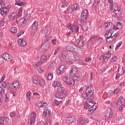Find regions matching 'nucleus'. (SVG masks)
<instances>
[{
  "label": "nucleus",
  "instance_id": "052dcab7",
  "mask_svg": "<svg viewBox=\"0 0 125 125\" xmlns=\"http://www.w3.org/2000/svg\"><path fill=\"white\" fill-rule=\"evenodd\" d=\"M62 101L61 100H56L55 101V103L57 104V105H59L60 104V102H62Z\"/></svg>",
  "mask_w": 125,
  "mask_h": 125
},
{
  "label": "nucleus",
  "instance_id": "ea45409f",
  "mask_svg": "<svg viewBox=\"0 0 125 125\" xmlns=\"http://www.w3.org/2000/svg\"><path fill=\"white\" fill-rule=\"evenodd\" d=\"M82 28H83V31H84V32H86V31H87V30H88V27L87 26V23L86 22L84 23L83 26L82 25Z\"/></svg>",
  "mask_w": 125,
  "mask_h": 125
},
{
  "label": "nucleus",
  "instance_id": "473e14b6",
  "mask_svg": "<svg viewBox=\"0 0 125 125\" xmlns=\"http://www.w3.org/2000/svg\"><path fill=\"white\" fill-rule=\"evenodd\" d=\"M88 12L87 11H83L81 13V18H85L86 20V17L88 14Z\"/></svg>",
  "mask_w": 125,
  "mask_h": 125
},
{
  "label": "nucleus",
  "instance_id": "338daca9",
  "mask_svg": "<svg viewBox=\"0 0 125 125\" xmlns=\"http://www.w3.org/2000/svg\"><path fill=\"white\" fill-rule=\"evenodd\" d=\"M121 76H122V74H121V73H118L117 74H116V80H118V79H119L120 78V77H121Z\"/></svg>",
  "mask_w": 125,
  "mask_h": 125
},
{
  "label": "nucleus",
  "instance_id": "c03bdc74",
  "mask_svg": "<svg viewBox=\"0 0 125 125\" xmlns=\"http://www.w3.org/2000/svg\"><path fill=\"white\" fill-rule=\"evenodd\" d=\"M117 60H118V57L117 56H114L110 59V62L112 63H114V62H116Z\"/></svg>",
  "mask_w": 125,
  "mask_h": 125
},
{
  "label": "nucleus",
  "instance_id": "4be33fe9",
  "mask_svg": "<svg viewBox=\"0 0 125 125\" xmlns=\"http://www.w3.org/2000/svg\"><path fill=\"white\" fill-rule=\"evenodd\" d=\"M84 21H86L85 18H81V19H78L77 20V24L81 27H83V24H84Z\"/></svg>",
  "mask_w": 125,
  "mask_h": 125
},
{
  "label": "nucleus",
  "instance_id": "69168bd1",
  "mask_svg": "<svg viewBox=\"0 0 125 125\" xmlns=\"http://www.w3.org/2000/svg\"><path fill=\"white\" fill-rule=\"evenodd\" d=\"M91 41L93 42V41H97V36H94L91 38Z\"/></svg>",
  "mask_w": 125,
  "mask_h": 125
},
{
  "label": "nucleus",
  "instance_id": "c756f323",
  "mask_svg": "<svg viewBox=\"0 0 125 125\" xmlns=\"http://www.w3.org/2000/svg\"><path fill=\"white\" fill-rule=\"evenodd\" d=\"M38 106L40 108H45L44 110H48V109L46 108H47V104H46V103H44L43 104L39 103L38 104Z\"/></svg>",
  "mask_w": 125,
  "mask_h": 125
},
{
  "label": "nucleus",
  "instance_id": "de8ad7c7",
  "mask_svg": "<svg viewBox=\"0 0 125 125\" xmlns=\"http://www.w3.org/2000/svg\"><path fill=\"white\" fill-rule=\"evenodd\" d=\"M4 24H5V22L4 21V19L3 18L0 21V26L3 27Z\"/></svg>",
  "mask_w": 125,
  "mask_h": 125
},
{
  "label": "nucleus",
  "instance_id": "72a5a7b5",
  "mask_svg": "<svg viewBox=\"0 0 125 125\" xmlns=\"http://www.w3.org/2000/svg\"><path fill=\"white\" fill-rule=\"evenodd\" d=\"M114 40H115V38L113 37V36L107 37V38L106 39V42H107L111 43V42H114Z\"/></svg>",
  "mask_w": 125,
  "mask_h": 125
},
{
  "label": "nucleus",
  "instance_id": "8fccbe9b",
  "mask_svg": "<svg viewBox=\"0 0 125 125\" xmlns=\"http://www.w3.org/2000/svg\"><path fill=\"white\" fill-rule=\"evenodd\" d=\"M114 11L116 15H120L121 14V11L118 10V8L115 9Z\"/></svg>",
  "mask_w": 125,
  "mask_h": 125
},
{
  "label": "nucleus",
  "instance_id": "dca6fc26",
  "mask_svg": "<svg viewBox=\"0 0 125 125\" xmlns=\"http://www.w3.org/2000/svg\"><path fill=\"white\" fill-rule=\"evenodd\" d=\"M56 71L57 75L60 76V75H62L66 71V68H65L64 65H61L60 67H59Z\"/></svg>",
  "mask_w": 125,
  "mask_h": 125
},
{
  "label": "nucleus",
  "instance_id": "6e6552de",
  "mask_svg": "<svg viewBox=\"0 0 125 125\" xmlns=\"http://www.w3.org/2000/svg\"><path fill=\"white\" fill-rule=\"evenodd\" d=\"M58 91L62 94L63 98L67 97V91L61 85L58 87Z\"/></svg>",
  "mask_w": 125,
  "mask_h": 125
},
{
  "label": "nucleus",
  "instance_id": "774afa93",
  "mask_svg": "<svg viewBox=\"0 0 125 125\" xmlns=\"http://www.w3.org/2000/svg\"><path fill=\"white\" fill-rule=\"evenodd\" d=\"M52 123L51 122H50V120H46L45 122L46 125H51Z\"/></svg>",
  "mask_w": 125,
  "mask_h": 125
},
{
  "label": "nucleus",
  "instance_id": "680f3d73",
  "mask_svg": "<svg viewBox=\"0 0 125 125\" xmlns=\"http://www.w3.org/2000/svg\"><path fill=\"white\" fill-rule=\"evenodd\" d=\"M24 34V31L23 30H20V32L18 34V37H20Z\"/></svg>",
  "mask_w": 125,
  "mask_h": 125
},
{
  "label": "nucleus",
  "instance_id": "5fc2aeb1",
  "mask_svg": "<svg viewBox=\"0 0 125 125\" xmlns=\"http://www.w3.org/2000/svg\"><path fill=\"white\" fill-rule=\"evenodd\" d=\"M9 95L7 93H5V102H7L9 100Z\"/></svg>",
  "mask_w": 125,
  "mask_h": 125
},
{
  "label": "nucleus",
  "instance_id": "6e6d98bb",
  "mask_svg": "<svg viewBox=\"0 0 125 125\" xmlns=\"http://www.w3.org/2000/svg\"><path fill=\"white\" fill-rule=\"evenodd\" d=\"M54 66H55V62H53L50 64L49 67L52 69L54 68Z\"/></svg>",
  "mask_w": 125,
  "mask_h": 125
},
{
  "label": "nucleus",
  "instance_id": "79ce46f5",
  "mask_svg": "<svg viewBox=\"0 0 125 125\" xmlns=\"http://www.w3.org/2000/svg\"><path fill=\"white\" fill-rule=\"evenodd\" d=\"M52 79H53V74L51 73L48 74L47 80H48V81H51Z\"/></svg>",
  "mask_w": 125,
  "mask_h": 125
},
{
  "label": "nucleus",
  "instance_id": "3c124183",
  "mask_svg": "<svg viewBox=\"0 0 125 125\" xmlns=\"http://www.w3.org/2000/svg\"><path fill=\"white\" fill-rule=\"evenodd\" d=\"M78 8V4H75V5L72 6V10L73 11H75V10H77Z\"/></svg>",
  "mask_w": 125,
  "mask_h": 125
},
{
  "label": "nucleus",
  "instance_id": "864d4df0",
  "mask_svg": "<svg viewBox=\"0 0 125 125\" xmlns=\"http://www.w3.org/2000/svg\"><path fill=\"white\" fill-rule=\"evenodd\" d=\"M94 113V110H88L87 114L89 115V116L93 115Z\"/></svg>",
  "mask_w": 125,
  "mask_h": 125
},
{
  "label": "nucleus",
  "instance_id": "4d7b16f0",
  "mask_svg": "<svg viewBox=\"0 0 125 125\" xmlns=\"http://www.w3.org/2000/svg\"><path fill=\"white\" fill-rule=\"evenodd\" d=\"M122 42H119L118 44L116 45L115 50H117V49H119V47H120L122 45Z\"/></svg>",
  "mask_w": 125,
  "mask_h": 125
},
{
  "label": "nucleus",
  "instance_id": "49530a36",
  "mask_svg": "<svg viewBox=\"0 0 125 125\" xmlns=\"http://www.w3.org/2000/svg\"><path fill=\"white\" fill-rule=\"evenodd\" d=\"M10 31L11 33H16L17 32V28L15 27H13L10 29Z\"/></svg>",
  "mask_w": 125,
  "mask_h": 125
},
{
  "label": "nucleus",
  "instance_id": "f257e3e1",
  "mask_svg": "<svg viewBox=\"0 0 125 125\" xmlns=\"http://www.w3.org/2000/svg\"><path fill=\"white\" fill-rule=\"evenodd\" d=\"M82 96L84 99L90 100L88 102L91 103L92 102V99L94 98V89L92 86L90 85V86L87 88L85 92L82 93Z\"/></svg>",
  "mask_w": 125,
  "mask_h": 125
},
{
  "label": "nucleus",
  "instance_id": "bf43d9fd",
  "mask_svg": "<svg viewBox=\"0 0 125 125\" xmlns=\"http://www.w3.org/2000/svg\"><path fill=\"white\" fill-rule=\"evenodd\" d=\"M75 80L76 81V82H79V81H81V77H78L77 75H75L74 77Z\"/></svg>",
  "mask_w": 125,
  "mask_h": 125
},
{
  "label": "nucleus",
  "instance_id": "a878e982",
  "mask_svg": "<svg viewBox=\"0 0 125 125\" xmlns=\"http://www.w3.org/2000/svg\"><path fill=\"white\" fill-rule=\"evenodd\" d=\"M16 22L18 24L19 26H22V24H25L26 23V21L24 18L20 19L19 21L18 19L16 20Z\"/></svg>",
  "mask_w": 125,
  "mask_h": 125
},
{
  "label": "nucleus",
  "instance_id": "9d476101",
  "mask_svg": "<svg viewBox=\"0 0 125 125\" xmlns=\"http://www.w3.org/2000/svg\"><path fill=\"white\" fill-rule=\"evenodd\" d=\"M67 55H68V53L67 51H63L61 56L59 57L60 61H62V62H65L67 59Z\"/></svg>",
  "mask_w": 125,
  "mask_h": 125
},
{
  "label": "nucleus",
  "instance_id": "f03ea898",
  "mask_svg": "<svg viewBox=\"0 0 125 125\" xmlns=\"http://www.w3.org/2000/svg\"><path fill=\"white\" fill-rule=\"evenodd\" d=\"M22 13H23V9L21 8L19 9L17 14H16V13H13L9 15L8 17L9 21H12V20L19 19L22 16Z\"/></svg>",
  "mask_w": 125,
  "mask_h": 125
},
{
  "label": "nucleus",
  "instance_id": "39448f33",
  "mask_svg": "<svg viewBox=\"0 0 125 125\" xmlns=\"http://www.w3.org/2000/svg\"><path fill=\"white\" fill-rule=\"evenodd\" d=\"M1 58H2L3 60H6V61H11L13 60V58L11 55L9 54L8 53H6L5 54H2L1 56Z\"/></svg>",
  "mask_w": 125,
  "mask_h": 125
},
{
  "label": "nucleus",
  "instance_id": "a18cd8bd",
  "mask_svg": "<svg viewBox=\"0 0 125 125\" xmlns=\"http://www.w3.org/2000/svg\"><path fill=\"white\" fill-rule=\"evenodd\" d=\"M24 19V20H25V21L26 20H28V21L30 20V19H31V15L29 14H26Z\"/></svg>",
  "mask_w": 125,
  "mask_h": 125
},
{
  "label": "nucleus",
  "instance_id": "5701e85b",
  "mask_svg": "<svg viewBox=\"0 0 125 125\" xmlns=\"http://www.w3.org/2000/svg\"><path fill=\"white\" fill-rule=\"evenodd\" d=\"M76 119H75V117L74 116H71L67 118L66 119V123L68 125H70V124H72L73 122H75V120Z\"/></svg>",
  "mask_w": 125,
  "mask_h": 125
},
{
  "label": "nucleus",
  "instance_id": "6ab92c4d",
  "mask_svg": "<svg viewBox=\"0 0 125 125\" xmlns=\"http://www.w3.org/2000/svg\"><path fill=\"white\" fill-rule=\"evenodd\" d=\"M112 116H113V111H112V110H107L106 113H105L106 121H108V119H111Z\"/></svg>",
  "mask_w": 125,
  "mask_h": 125
},
{
  "label": "nucleus",
  "instance_id": "2eb2a0df",
  "mask_svg": "<svg viewBox=\"0 0 125 125\" xmlns=\"http://www.w3.org/2000/svg\"><path fill=\"white\" fill-rule=\"evenodd\" d=\"M40 49H41L43 53L46 52L47 50L49 49V43H44L41 45Z\"/></svg>",
  "mask_w": 125,
  "mask_h": 125
},
{
  "label": "nucleus",
  "instance_id": "0e129e2a",
  "mask_svg": "<svg viewBox=\"0 0 125 125\" xmlns=\"http://www.w3.org/2000/svg\"><path fill=\"white\" fill-rule=\"evenodd\" d=\"M87 47L88 49H90V48H91V47H92V44H91V43H88L87 45Z\"/></svg>",
  "mask_w": 125,
  "mask_h": 125
},
{
  "label": "nucleus",
  "instance_id": "bb28decb",
  "mask_svg": "<svg viewBox=\"0 0 125 125\" xmlns=\"http://www.w3.org/2000/svg\"><path fill=\"white\" fill-rule=\"evenodd\" d=\"M0 14H1L2 17H6V15H7V10H6V8H1Z\"/></svg>",
  "mask_w": 125,
  "mask_h": 125
},
{
  "label": "nucleus",
  "instance_id": "7ed1b4c3",
  "mask_svg": "<svg viewBox=\"0 0 125 125\" xmlns=\"http://www.w3.org/2000/svg\"><path fill=\"white\" fill-rule=\"evenodd\" d=\"M10 123V120L7 117H1L0 118V125H9Z\"/></svg>",
  "mask_w": 125,
  "mask_h": 125
},
{
  "label": "nucleus",
  "instance_id": "4c0bfd02",
  "mask_svg": "<svg viewBox=\"0 0 125 125\" xmlns=\"http://www.w3.org/2000/svg\"><path fill=\"white\" fill-rule=\"evenodd\" d=\"M111 55H105V57L104 58V56H102L100 57V60H104V62H105V60H107V58H111Z\"/></svg>",
  "mask_w": 125,
  "mask_h": 125
},
{
  "label": "nucleus",
  "instance_id": "cd10ccee",
  "mask_svg": "<svg viewBox=\"0 0 125 125\" xmlns=\"http://www.w3.org/2000/svg\"><path fill=\"white\" fill-rule=\"evenodd\" d=\"M18 43L21 47H24V46H26V42H25V40L23 39L19 40Z\"/></svg>",
  "mask_w": 125,
  "mask_h": 125
},
{
  "label": "nucleus",
  "instance_id": "f8f14e48",
  "mask_svg": "<svg viewBox=\"0 0 125 125\" xmlns=\"http://www.w3.org/2000/svg\"><path fill=\"white\" fill-rule=\"evenodd\" d=\"M65 81H64L65 83L70 86H73L75 84V80L73 79H68V76L65 77Z\"/></svg>",
  "mask_w": 125,
  "mask_h": 125
},
{
  "label": "nucleus",
  "instance_id": "4468645a",
  "mask_svg": "<svg viewBox=\"0 0 125 125\" xmlns=\"http://www.w3.org/2000/svg\"><path fill=\"white\" fill-rule=\"evenodd\" d=\"M68 58L71 61H77V60H80V57L77 55H75L73 53H70L68 55Z\"/></svg>",
  "mask_w": 125,
  "mask_h": 125
},
{
  "label": "nucleus",
  "instance_id": "603ef678",
  "mask_svg": "<svg viewBox=\"0 0 125 125\" xmlns=\"http://www.w3.org/2000/svg\"><path fill=\"white\" fill-rule=\"evenodd\" d=\"M4 89L1 87H0V96L4 94Z\"/></svg>",
  "mask_w": 125,
  "mask_h": 125
},
{
  "label": "nucleus",
  "instance_id": "aec40b11",
  "mask_svg": "<svg viewBox=\"0 0 125 125\" xmlns=\"http://www.w3.org/2000/svg\"><path fill=\"white\" fill-rule=\"evenodd\" d=\"M87 120L83 118H80L77 121V124L79 125H83L84 124H86L87 123Z\"/></svg>",
  "mask_w": 125,
  "mask_h": 125
},
{
  "label": "nucleus",
  "instance_id": "7c9ffc66",
  "mask_svg": "<svg viewBox=\"0 0 125 125\" xmlns=\"http://www.w3.org/2000/svg\"><path fill=\"white\" fill-rule=\"evenodd\" d=\"M55 96L58 99H63V98H64V97H63V94L59 92H57L55 93Z\"/></svg>",
  "mask_w": 125,
  "mask_h": 125
},
{
  "label": "nucleus",
  "instance_id": "1a4fd4ad",
  "mask_svg": "<svg viewBox=\"0 0 125 125\" xmlns=\"http://www.w3.org/2000/svg\"><path fill=\"white\" fill-rule=\"evenodd\" d=\"M125 86V82H121L118 87L115 89L113 92V93H119L121 91L122 88Z\"/></svg>",
  "mask_w": 125,
  "mask_h": 125
},
{
  "label": "nucleus",
  "instance_id": "b1692460",
  "mask_svg": "<svg viewBox=\"0 0 125 125\" xmlns=\"http://www.w3.org/2000/svg\"><path fill=\"white\" fill-rule=\"evenodd\" d=\"M110 29H113V23L112 22H106L105 23V30L109 31Z\"/></svg>",
  "mask_w": 125,
  "mask_h": 125
},
{
  "label": "nucleus",
  "instance_id": "c9c22d12",
  "mask_svg": "<svg viewBox=\"0 0 125 125\" xmlns=\"http://www.w3.org/2000/svg\"><path fill=\"white\" fill-rule=\"evenodd\" d=\"M79 28L78 26L71 27V32L72 33H78L79 32Z\"/></svg>",
  "mask_w": 125,
  "mask_h": 125
},
{
  "label": "nucleus",
  "instance_id": "2f4dec72",
  "mask_svg": "<svg viewBox=\"0 0 125 125\" xmlns=\"http://www.w3.org/2000/svg\"><path fill=\"white\" fill-rule=\"evenodd\" d=\"M113 28H110L109 30L106 32V34L104 35L105 37L107 38V37H113Z\"/></svg>",
  "mask_w": 125,
  "mask_h": 125
},
{
  "label": "nucleus",
  "instance_id": "20e7f679",
  "mask_svg": "<svg viewBox=\"0 0 125 125\" xmlns=\"http://www.w3.org/2000/svg\"><path fill=\"white\" fill-rule=\"evenodd\" d=\"M125 98L123 97H120L117 100V104L120 106L119 107V110H123L124 105H125Z\"/></svg>",
  "mask_w": 125,
  "mask_h": 125
},
{
  "label": "nucleus",
  "instance_id": "0eeeda50",
  "mask_svg": "<svg viewBox=\"0 0 125 125\" xmlns=\"http://www.w3.org/2000/svg\"><path fill=\"white\" fill-rule=\"evenodd\" d=\"M47 60V57H46L44 55H41V61L38 62L37 63H36L35 66H36V67H39L40 65H42V63L46 62Z\"/></svg>",
  "mask_w": 125,
  "mask_h": 125
},
{
  "label": "nucleus",
  "instance_id": "a19ab883",
  "mask_svg": "<svg viewBox=\"0 0 125 125\" xmlns=\"http://www.w3.org/2000/svg\"><path fill=\"white\" fill-rule=\"evenodd\" d=\"M98 108V106H97V104L95 103L94 104H93L92 106L89 108L88 110H96Z\"/></svg>",
  "mask_w": 125,
  "mask_h": 125
},
{
  "label": "nucleus",
  "instance_id": "ddd939ff",
  "mask_svg": "<svg viewBox=\"0 0 125 125\" xmlns=\"http://www.w3.org/2000/svg\"><path fill=\"white\" fill-rule=\"evenodd\" d=\"M83 42H84V40H83V36H81L76 41V43L80 47L83 46Z\"/></svg>",
  "mask_w": 125,
  "mask_h": 125
},
{
  "label": "nucleus",
  "instance_id": "c85d7f7f",
  "mask_svg": "<svg viewBox=\"0 0 125 125\" xmlns=\"http://www.w3.org/2000/svg\"><path fill=\"white\" fill-rule=\"evenodd\" d=\"M32 82L35 84H39V83H40V80H39V78L37 76H34V78H32Z\"/></svg>",
  "mask_w": 125,
  "mask_h": 125
},
{
  "label": "nucleus",
  "instance_id": "e433bc0d",
  "mask_svg": "<svg viewBox=\"0 0 125 125\" xmlns=\"http://www.w3.org/2000/svg\"><path fill=\"white\" fill-rule=\"evenodd\" d=\"M61 85H62L61 83L59 81H55L53 84V86L54 87H59V86H60Z\"/></svg>",
  "mask_w": 125,
  "mask_h": 125
},
{
  "label": "nucleus",
  "instance_id": "e2e57ef3",
  "mask_svg": "<svg viewBox=\"0 0 125 125\" xmlns=\"http://www.w3.org/2000/svg\"><path fill=\"white\" fill-rule=\"evenodd\" d=\"M98 42H99V43H102V42H104V40H103V39H101V38H98Z\"/></svg>",
  "mask_w": 125,
  "mask_h": 125
},
{
  "label": "nucleus",
  "instance_id": "423d86ee",
  "mask_svg": "<svg viewBox=\"0 0 125 125\" xmlns=\"http://www.w3.org/2000/svg\"><path fill=\"white\" fill-rule=\"evenodd\" d=\"M39 27V21H35L32 26V31H31V35L33 36L35 35L36 32H37V29H38Z\"/></svg>",
  "mask_w": 125,
  "mask_h": 125
},
{
  "label": "nucleus",
  "instance_id": "f3484780",
  "mask_svg": "<svg viewBox=\"0 0 125 125\" xmlns=\"http://www.w3.org/2000/svg\"><path fill=\"white\" fill-rule=\"evenodd\" d=\"M37 117V113L35 112H32L31 113V119H30V125H35V120H36V118Z\"/></svg>",
  "mask_w": 125,
  "mask_h": 125
},
{
  "label": "nucleus",
  "instance_id": "37998d69",
  "mask_svg": "<svg viewBox=\"0 0 125 125\" xmlns=\"http://www.w3.org/2000/svg\"><path fill=\"white\" fill-rule=\"evenodd\" d=\"M39 83L40 85H41L42 86H44L45 84V82H44V80L41 79L39 80Z\"/></svg>",
  "mask_w": 125,
  "mask_h": 125
},
{
  "label": "nucleus",
  "instance_id": "09e8293b",
  "mask_svg": "<svg viewBox=\"0 0 125 125\" xmlns=\"http://www.w3.org/2000/svg\"><path fill=\"white\" fill-rule=\"evenodd\" d=\"M123 23H121L120 22H118L117 24V29H122Z\"/></svg>",
  "mask_w": 125,
  "mask_h": 125
},
{
  "label": "nucleus",
  "instance_id": "58836bf2",
  "mask_svg": "<svg viewBox=\"0 0 125 125\" xmlns=\"http://www.w3.org/2000/svg\"><path fill=\"white\" fill-rule=\"evenodd\" d=\"M50 110H46L45 112H43V115L44 117H49L51 115Z\"/></svg>",
  "mask_w": 125,
  "mask_h": 125
},
{
  "label": "nucleus",
  "instance_id": "393cba45",
  "mask_svg": "<svg viewBox=\"0 0 125 125\" xmlns=\"http://www.w3.org/2000/svg\"><path fill=\"white\" fill-rule=\"evenodd\" d=\"M15 5H19V6H24L25 5V2L24 0H15Z\"/></svg>",
  "mask_w": 125,
  "mask_h": 125
},
{
  "label": "nucleus",
  "instance_id": "a211bd4d",
  "mask_svg": "<svg viewBox=\"0 0 125 125\" xmlns=\"http://www.w3.org/2000/svg\"><path fill=\"white\" fill-rule=\"evenodd\" d=\"M8 86L9 88L8 89H12V86H13L14 88H16L17 87L18 88H19V86H20V85H19V82L16 81L15 83H10L8 84Z\"/></svg>",
  "mask_w": 125,
  "mask_h": 125
},
{
  "label": "nucleus",
  "instance_id": "9b49d317",
  "mask_svg": "<svg viewBox=\"0 0 125 125\" xmlns=\"http://www.w3.org/2000/svg\"><path fill=\"white\" fill-rule=\"evenodd\" d=\"M77 46L74 44H69L65 47L66 50L67 51H75L76 50V48Z\"/></svg>",
  "mask_w": 125,
  "mask_h": 125
},
{
  "label": "nucleus",
  "instance_id": "412c9836",
  "mask_svg": "<svg viewBox=\"0 0 125 125\" xmlns=\"http://www.w3.org/2000/svg\"><path fill=\"white\" fill-rule=\"evenodd\" d=\"M70 73L71 76H77V75L79 74V71L78 70V69L77 68L73 67L71 68Z\"/></svg>",
  "mask_w": 125,
  "mask_h": 125
},
{
  "label": "nucleus",
  "instance_id": "13d9d810",
  "mask_svg": "<svg viewBox=\"0 0 125 125\" xmlns=\"http://www.w3.org/2000/svg\"><path fill=\"white\" fill-rule=\"evenodd\" d=\"M62 3H63V4L62 6V8H65V7H67V6H68V2H65Z\"/></svg>",
  "mask_w": 125,
  "mask_h": 125
},
{
  "label": "nucleus",
  "instance_id": "f704fd0d",
  "mask_svg": "<svg viewBox=\"0 0 125 125\" xmlns=\"http://www.w3.org/2000/svg\"><path fill=\"white\" fill-rule=\"evenodd\" d=\"M51 30V26L49 25H47L45 28L43 30L44 33L43 34H47L49 31Z\"/></svg>",
  "mask_w": 125,
  "mask_h": 125
}]
</instances>
